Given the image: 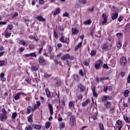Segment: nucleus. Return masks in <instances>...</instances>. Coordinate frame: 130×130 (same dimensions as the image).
Returning a JSON list of instances; mask_svg holds the SVG:
<instances>
[{
    "label": "nucleus",
    "instance_id": "obj_36",
    "mask_svg": "<svg viewBox=\"0 0 130 130\" xmlns=\"http://www.w3.org/2000/svg\"><path fill=\"white\" fill-rule=\"evenodd\" d=\"M29 54V57H36V53L35 52L30 53Z\"/></svg>",
    "mask_w": 130,
    "mask_h": 130
},
{
    "label": "nucleus",
    "instance_id": "obj_14",
    "mask_svg": "<svg viewBox=\"0 0 130 130\" xmlns=\"http://www.w3.org/2000/svg\"><path fill=\"white\" fill-rule=\"evenodd\" d=\"M7 116L5 114H0V119L1 121H5L7 119Z\"/></svg>",
    "mask_w": 130,
    "mask_h": 130
},
{
    "label": "nucleus",
    "instance_id": "obj_8",
    "mask_svg": "<svg viewBox=\"0 0 130 130\" xmlns=\"http://www.w3.org/2000/svg\"><path fill=\"white\" fill-rule=\"evenodd\" d=\"M115 126L116 127H119L120 126L122 127L123 125H122V121L120 120H118L116 121V123L115 124Z\"/></svg>",
    "mask_w": 130,
    "mask_h": 130
},
{
    "label": "nucleus",
    "instance_id": "obj_45",
    "mask_svg": "<svg viewBox=\"0 0 130 130\" xmlns=\"http://www.w3.org/2000/svg\"><path fill=\"white\" fill-rule=\"evenodd\" d=\"M92 92H93V95L94 97H97V96H98V95L97 94V93L95 92V88H92Z\"/></svg>",
    "mask_w": 130,
    "mask_h": 130
},
{
    "label": "nucleus",
    "instance_id": "obj_25",
    "mask_svg": "<svg viewBox=\"0 0 130 130\" xmlns=\"http://www.w3.org/2000/svg\"><path fill=\"white\" fill-rule=\"evenodd\" d=\"M64 127V123L62 122H60L59 125V128H60V129H61Z\"/></svg>",
    "mask_w": 130,
    "mask_h": 130
},
{
    "label": "nucleus",
    "instance_id": "obj_41",
    "mask_svg": "<svg viewBox=\"0 0 130 130\" xmlns=\"http://www.w3.org/2000/svg\"><path fill=\"white\" fill-rule=\"evenodd\" d=\"M39 107H38V106L37 105V104H35L34 105V108L31 109V111L32 112H34V111H35V110H36V109H37V108H38Z\"/></svg>",
    "mask_w": 130,
    "mask_h": 130
},
{
    "label": "nucleus",
    "instance_id": "obj_17",
    "mask_svg": "<svg viewBox=\"0 0 130 130\" xmlns=\"http://www.w3.org/2000/svg\"><path fill=\"white\" fill-rule=\"evenodd\" d=\"M32 127H34L35 129H40V128H41V125L33 124L32 125Z\"/></svg>",
    "mask_w": 130,
    "mask_h": 130
},
{
    "label": "nucleus",
    "instance_id": "obj_33",
    "mask_svg": "<svg viewBox=\"0 0 130 130\" xmlns=\"http://www.w3.org/2000/svg\"><path fill=\"white\" fill-rule=\"evenodd\" d=\"M124 120H125L126 122H127V123H130L129 118H128L127 117L124 116Z\"/></svg>",
    "mask_w": 130,
    "mask_h": 130
},
{
    "label": "nucleus",
    "instance_id": "obj_26",
    "mask_svg": "<svg viewBox=\"0 0 130 130\" xmlns=\"http://www.w3.org/2000/svg\"><path fill=\"white\" fill-rule=\"evenodd\" d=\"M74 104H75V102L70 101L69 103V107L70 108H72L73 106H74Z\"/></svg>",
    "mask_w": 130,
    "mask_h": 130
},
{
    "label": "nucleus",
    "instance_id": "obj_31",
    "mask_svg": "<svg viewBox=\"0 0 130 130\" xmlns=\"http://www.w3.org/2000/svg\"><path fill=\"white\" fill-rule=\"evenodd\" d=\"M11 35H12V33L11 32H6L5 33V36L6 38H9V37H11Z\"/></svg>",
    "mask_w": 130,
    "mask_h": 130
},
{
    "label": "nucleus",
    "instance_id": "obj_56",
    "mask_svg": "<svg viewBox=\"0 0 130 130\" xmlns=\"http://www.w3.org/2000/svg\"><path fill=\"white\" fill-rule=\"evenodd\" d=\"M104 90V92H105V93L107 92V90H108V88L107 87H105L103 89Z\"/></svg>",
    "mask_w": 130,
    "mask_h": 130
},
{
    "label": "nucleus",
    "instance_id": "obj_29",
    "mask_svg": "<svg viewBox=\"0 0 130 130\" xmlns=\"http://www.w3.org/2000/svg\"><path fill=\"white\" fill-rule=\"evenodd\" d=\"M60 40L61 42H62L63 43H68V41H65L64 37L63 36H62L61 38L60 39Z\"/></svg>",
    "mask_w": 130,
    "mask_h": 130
},
{
    "label": "nucleus",
    "instance_id": "obj_19",
    "mask_svg": "<svg viewBox=\"0 0 130 130\" xmlns=\"http://www.w3.org/2000/svg\"><path fill=\"white\" fill-rule=\"evenodd\" d=\"M128 94H129V90L126 89L124 91L123 95L124 97H128Z\"/></svg>",
    "mask_w": 130,
    "mask_h": 130
},
{
    "label": "nucleus",
    "instance_id": "obj_59",
    "mask_svg": "<svg viewBox=\"0 0 130 130\" xmlns=\"http://www.w3.org/2000/svg\"><path fill=\"white\" fill-rule=\"evenodd\" d=\"M127 83L128 84L130 83V74L128 75V77H127Z\"/></svg>",
    "mask_w": 130,
    "mask_h": 130
},
{
    "label": "nucleus",
    "instance_id": "obj_42",
    "mask_svg": "<svg viewBox=\"0 0 130 130\" xmlns=\"http://www.w3.org/2000/svg\"><path fill=\"white\" fill-rule=\"evenodd\" d=\"M6 64V61L1 60L0 61V67H3Z\"/></svg>",
    "mask_w": 130,
    "mask_h": 130
},
{
    "label": "nucleus",
    "instance_id": "obj_51",
    "mask_svg": "<svg viewBox=\"0 0 130 130\" xmlns=\"http://www.w3.org/2000/svg\"><path fill=\"white\" fill-rule=\"evenodd\" d=\"M36 104L37 105V106L38 107H39V106H40V105H41V103H40V101H37Z\"/></svg>",
    "mask_w": 130,
    "mask_h": 130
},
{
    "label": "nucleus",
    "instance_id": "obj_61",
    "mask_svg": "<svg viewBox=\"0 0 130 130\" xmlns=\"http://www.w3.org/2000/svg\"><path fill=\"white\" fill-rule=\"evenodd\" d=\"M122 20H123V17L120 16V17H119V19H118L119 22H121Z\"/></svg>",
    "mask_w": 130,
    "mask_h": 130
},
{
    "label": "nucleus",
    "instance_id": "obj_54",
    "mask_svg": "<svg viewBox=\"0 0 130 130\" xmlns=\"http://www.w3.org/2000/svg\"><path fill=\"white\" fill-rule=\"evenodd\" d=\"M44 77H45V78H50V77H51V75H50L49 74H46L44 75Z\"/></svg>",
    "mask_w": 130,
    "mask_h": 130
},
{
    "label": "nucleus",
    "instance_id": "obj_12",
    "mask_svg": "<svg viewBox=\"0 0 130 130\" xmlns=\"http://www.w3.org/2000/svg\"><path fill=\"white\" fill-rule=\"evenodd\" d=\"M89 103L90 100L87 99L82 103V106H83V107H85V106H87Z\"/></svg>",
    "mask_w": 130,
    "mask_h": 130
},
{
    "label": "nucleus",
    "instance_id": "obj_7",
    "mask_svg": "<svg viewBox=\"0 0 130 130\" xmlns=\"http://www.w3.org/2000/svg\"><path fill=\"white\" fill-rule=\"evenodd\" d=\"M48 107L49 108L50 114L51 115H52V114H53V108L52 107V105H51V104H50V103H49L48 104Z\"/></svg>",
    "mask_w": 130,
    "mask_h": 130
},
{
    "label": "nucleus",
    "instance_id": "obj_34",
    "mask_svg": "<svg viewBox=\"0 0 130 130\" xmlns=\"http://www.w3.org/2000/svg\"><path fill=\"white\" fill-rule=\"evenodd\" d=\"M16 117H17V113L14 112L12 114V119H13V120H14V119H15L16 118Z\"/></svg>",
    "mask_w": 130,
    "mask_h": 130
},
{
    "label": "nucleus",
    "instance_id": "obj_55",
    "mask_svg": "<svg viewBox=\"0 0 130 130\" xmlns=\"http://www.w3.org/2000/svg\"><path fill=\"white\" fill-rule=\"evenodd\" d=\"M87 11H89V12H93V11H94V7L87 9Z\"/></svg>",
    "mask_w": 130,
    "mask_h": 130
},
{
    "label": "nucleus",
    "instance_id": "obj_30",
    "mask_svg": "<svg viewBox=\"0 0 130 130\" xmlns=\"http://www.w3.org/2000/svg\"><path fill=\"white\" fill-rule=\"evenodd\" d=\"M45 127L47 129H48V128H49V127H50V122H46Z\"/></svg>",
    "mask_w": 130,
    "mask_h": 130
},
{
    "label": "nucleus",
    "instance_id": "obj_24",
    "mask_svg": "<svg viewBox=\"0 0 130 130\" xmlns=\"http://www.w3.org/2000/svg\"><path fill=\"white\" fill-rule=\"evenodd\" d=\"M91 23H92L91 19H88V20L84 21L83 24H84V25H90V24H91Z\"/></svg>",
    "mask_w": 130,
    "mask_h": 130
},
{
    "label": "nucleus",
    "instance_id": "obj_40",
    "mask_svg": "<svg viewBox=\"0 0 130 130\" xmlns=\"http://www.w3.org/2000/svg\"><path fill=\"white\" fill-rule=\"evenodd\" d=\"M78 2L80 4H82V5L87 4V1L86 0H79Z\"/></svg>",
    "mask_w": 130,
    "mask_h": 130
},
{
    "label": "nucleus",
    "instance_id": "obj_50",
    "mask_svg": "<svg viewBox=\"0 0 130 130\" xmlns=\"http://www.w3.org/2000/svg\"><path fill=\"white\" fill-rule=\"evenodd\" d=\"M53 34L55 38H57V37H58V35L57 34V33H56V31H55V30H54Z\"/></svg>",
    "mask_w": 130,
    "mask_h": 130
},
{
    "label": "nucleus",
    "instance_id": "obj_5",
    "mask_svg": "<svg viewBox=\"0 0 130 130\" xmlns=\"http://www.w3.org/2000/svg\"><path fill=\"white\" fill-rule=\"evenodd\" d=\"M102 64L103 63L101 60H99L96 62H95L94 64V67L95 70H99L101 67H102Z\"/></svg>",
    "mask_w": 130,
    "mask_h": 130
},
{
    "label": "nucleus",
    "instance_id": "obj_15",
    "mask_svg": "<svg viewBox=\"0 0 130 130\" xmlns=\"http://www.w3.org/2000/svg\"><path fill=\"white\" fill-rule=\"evenodd\" d=\"M108 99H109V95H104L101 98V100L103 102H105V101H106V100H108Z\"/></svg>",
    "mask_w": 130,
    "mask_h": 130
},
{
    "label": "nucleus",
    "instance_id": "obj_13",
    "mask_svg": "<svg viewBox=\"0 0 130 130\" xmlns=\"http://www.w3.org/2000/svg\"><path fill=\"white\" fill-rule=\"evenodd\" d=\"M117 17H118V13H112L111 14L112 20H115V19H117Z\"/></svg>",
    "mask_w": 130,
    "mask_h": 130
},
{
    "label": "nucleus",
    "instance_id": "obj_63",
    "mask_svg": "<svg viewBox=\"0 0 130 130\" xmlns=\"http://www.w3.org/2000/svg\"><path fill=\"white\" fill-rule=\"evenodd\" d=\"M77 98L79 100L82 99V98H83V95H82L81 94H79V95H78Z\"/></svg>",
    "mask_w": 130,
    "mask_h": 130
},
{
    "label": "nucleus",
    "instance_id": "obj_22",
    "mask_svg": "<svg viewBox=\"0 0 130 130\" xmlns=\"http://www.w3.org/2000/svg\"><path fill=\"white\" fill-rule=\"evenodd\" d=\"M45 92L48 98H50V96H51V95L50 94V92L49 91V90L46 88Z\"/></svg>",
    "mask_w": 130,
    "mask_h": 130
},
{
    "label": "nucleus",
    "instance_id": "obj_3",
    "mask_svg": "<svg viewBox=\"0 0 130 130\" xmlns=\"http://www.w3.org/2000/svg\"><path fill=\"white\" fill-rule=\"evenodd\" d=\"M69 125L71 127H74L76 125V119L74 116H71L70 118Z\"/></svg>",
    "mask_w": 130,
    "mask_h": 130
},
{
    "label": "nucleus",
    "instance_id": "obj_58",
    "mask_svg": "<svg viewBox=\"0 0 130 130\" xmlns=\"http://www.w3.org/2000/svg\"><path fill=\"white\" fill-rule=\"evenodd\" d=\"M83 64H84V66H86L87 67L89 66V63H88V61L86 60L84 61Z\"/></svg>",
    "mask_w": 130,
    "mask_h": 130
},
{
    "label": "nucleus",
    "instance_id": "obj_27",
    "mask_svg": "<svg viewBox=\"0 0 130 130\" xmlns=\"http://www.w3.org/2000/svg\"><path fill=\"white\" fill-rule=\"evenodd\" d=\"M32 109V108H31V106H29L27 107L26 110H27V113L28 114H30L31 113V110Z\"/></svg>",
    "mask_w": 130,
    "mask_h": 130
},
{
    "label": "nucleus",
    "instance_id": "obj_62",
    "mask_svg": "<svg viewBox=\"0 0 130 130\" xmlns=\"http://www.w3.org/2000/svg\"><path fill=\"white\" fill-rule=\"evenodd\" d=\"M7 22H0V25H7Z\"/></svg>",
    "mask_w": 130,
    "mask_h": 130
},
{
    "label": "nucleus",
    "instance_id": "obj_9",
    "mask_svg": "<svg viewBox=\"0 0 130 130\" xmlns=\"http://www.w3.org/2000/svg\"><path fill=\"white\" fill-rule=\"evenodd\" d=\"M104 80H109V77H102L100 79L99 77H96L95 78V81L96 82H99V81L101 82V81H104Z\"/></svg>",
    "mask_w": 130,
    "mask_h": 130
},
{
    "label": "nucleus",
    "instance_id": "obj_6",
    "mask_svg": "<svg viewBox=\"0 0 130 130\" xmlns=\"http://www.w3.org/2000/svg\"><path fill=\"white\" fill-rule=\"evenodd\" d=\"M21 96H27V94L23 92H19L14 96L15 100H19Z\"/></svg>",
    "mask_w": 130,
    "mask_h": 130
},
{
    "label": "nucleus",
    "instance_id": "obj_23",
    "mask_svg": "<svg viewBox=\"0 0 130 130\" xmlns=\"http://www.w3.org/2000/svg\"><path fill=\"white\" fill-rule=\"evenodd\" d=\"M37 20L38 21H42V22H44L45 21V19L43 18L42 16H38L36 17Z\"/></svg>",
    "mask_w": 130,
    "mask_h": 130
},
{
    "label": "nucleus",
    "instance_id": "obj_20",
    "mask_svg": "<svg viewBox=\"0 0 130 130\" xmlns=\"http://www.w3.org/2000/svg\"><path fill=\"white\" fill-rule=\"evenodd\" d=\"M82 43L83 42H80L76 46H75V51H77V50H78L80 48V47L82 46Z\"/></svg>",
    "mask_w": 130,
    "mask_h": 130
},
{
    "label": "nucleus",
    "instance_id": "obj_2",
    "mask_svg": "<svg viewBox=\"0 0 130 130\" xmlns=\"http://www.w3.org/2000/svg\"><path fill=\"white\" fill-rule=\"evenodd\" d=\"M102 17L103 18L102 25H106L107 24H108V15L105 13H103Z\"/></svg>",
    "mask_w": 130,
    "mask_h": 130
},
{
    "label": "nucleus",
    "instance_id": "obj_47",
    "mask_svg": "<svg viewBox=\"0 0 130 130\" xmlns=\"http://www.w3.org/2000/svg\"><path fill=\"white\" fill-rule=\"evenodd\" d=\"M96 53H97V51L93 50L91 51V52L90 53V55H92V56L95 55V54H96Z\"/></svg>",
    "mask_w": 130,
    "mask_h": 130
},
{
    "label": "nucleus",
    "instance_id": "obj_57",
    "mask_svg": "<svg viewBox=\"0 0 130 130\" xmlns=\"http://www.w3.org/2000/svg\"><path fill=\"white\" fill-rule=\"evenodd\" d=\"M63 17H69V13L68 12H65L63 14Z\"/></svg>",
    "mask_w": 130,
    "mask_h": 130
},
{
    "label": "nucleus",
    "instance_id": "obj_39",
    "mask_svg": "<svg viewBox=\"0 0 130 130\" xmlns=\"http://www.w3.org/2000/svg\"><path fill=\"white\" fill-rule=\"evenodd\" d=\"M100 129V130H104V126L102 123H99Z\"/></svg>",
    "mask_w": 130,
    "mask_h": 130
},
{
    "label": "nucleus",
    "instance_id": "obj_28",
    "mask_svg": "<svg viewBox=\"0 0 130 130\" xmlns=\"http://www.w3.org/2000/svg\"><path fill=\"white\" fill-rule=\"evenodd\" d=\"M32 116H33V114H30L28 117H27V120L28 122H32Z\"/></svg>",
    "mask_w": 130,
    "mask_h": 130
},
{
    "label": "nucleus",
    "instance_id": "obj_1",
    "mask_svg": "<svg viewBox=\"0 0 130 130\" xmlns=\"http://www.w3.org/2000/svg\"><path fill=\"white\" fill-rule=\"evenodd\" d=\"M60 59L62 61H64V60H67V59L73 60V59H74V56H71L69 54H66L61 57Z\"/></svg>",
    "mask_w": 130,
    "mask_h": 130
},
{
    "label": "nucleus",
    "instance_id": "obj_46",
    "mask_svg": "<svg viewBox=\"0 0 130 130\" xmlns=\"http://www.w3.org/2000/svg\"><path fill=\"white\" fill-rule=\"evenodd\" d=\"M117 47H121V46H122V44H121V41H119L117 44Z\"/></svg>",
    "mask_w": 130,
    "mask_h": 130
},
{
    "label": "nucleus",
    "instance_id": "obj_32",
    "mask_svg": "<svg viewBox=\"0 0 130 130\" xmlns=\"http://www.w3.org/2000/svg\"><path fill=\"white\" fill-rule=\"evenodd\" d=\"M105 105L106 107H107V108H109V107H110V106H111V104H110V102H107L105 104Z\"/></svg>",
    "mask_w": 130,
    "mask_h": 130
},
{
    "label": "nucleus",
    "instance_id": "obj_11",
    "mask_svg": "<svg viewBox=\"0 0 130 130\" xmlns=\"http://www.w3.org/2000/svg\"><path fill=\"white\" fill-rule=\"evenodd\" d=\"M60 12V8H57L56 9V10L55 11L52 12V14L53 16H56V15H58V14H59Z\"/></svg>",
    "mask_w": 130,
    "mask_h": 130
},
{
    "label": "nucleus",
    "instance_id": "obj_44",
    "mask_svg": "<svg viewBox=\"0 0 130 130\" xmlns=\"http://www.w3.org/2000/svg\"><path fill=\"white\" fill-rule=\"evenodd\" d=\"M34 48H35V46H34V45H33V44L29 45V49H30V50H32L33 49H34Z\"/></svg>",
    "mask_w": 130,
    "mask_h": 130
},
{
    "label": "nucleus",
    "instance_id": "obj_64",
    "mask_svg": "<svg viewBox=\"0 0 130 130\" xmlns=\"http://www.w3.org/2000/svg\"><path fill=\"white\" fill-rule=\"evenodd\" d=\"M126 29H128V28H130V23H128L125 25Z\"/></svg>",
    "mask_w": 130,
    "mask_h": 130
},
{
    "label": "nucleus",
    "instance_id": "obj_10",
    "mask_svg": "<svg viewBox=\"0 0 130 130\" xmlns=\"http://www.w3.org/2000/svg\"><path fill=\"white\" fill-rule=\"evenodd\" d=\"M19 45H22V46H27V44L24 40H20L19 42Z\"/></svg>",
    "mask_w": 130,
    "mask_h": 130
},
{
    "label": "nucleus",
    "instance_id": "obj_60",
    "mask_svg": "<svg viewBox=\"0 0 130 130\" xmlns=\"http://www.w3.org/2000/svg\"><path fill=\"white\" fill-rule=\"evenodd\" d=\"M107 88H108V90H109V91H112V86H107Z\"/></svg>",
    "mask_w": 130,
    "mask_h": 130
},
{
    "label": "nucleus",
    "instance_id": "obj_38",
    "mask_svg": "<svg viewBox=\"0 0 130 130\" xmlns=\"http://www.w3.org/2000/svg\"><path fill=\"white\" fill-rule=\"evenodd\" d=\"M33 128L31 127V125H28L27 126L25 127V130H32Z\"/></svg>",
    "mask_w": 130,
    "mask_h": 130
},
{
    "label": "nucleus",
    "instance_id": "obj_37",
    "mask_svg": "<svg viewBox=\"0 0 130 130\" xmlns=\"http://www.w3.org/2000/svg\"><path fill=\"white\" fill-rule=\"evenodd\" d=\"M29 38L30 39H32V40H36V41H38V38H36L35 37L33 36H30L29 37Z\"/></svg>",
    "mask_w": 130,
    "mask_h": 130
},
{
    "label": "nucleus",
    "instance_id": "obj_48",
    "mask_svg": "<svg viewBox=\"0 0 130 130\" xmlns=\"http://www.w3.org/2000/svg\"><path fill=\"white\" fill-rule=\"evenodd\" d=\"M13 28V24H10L7 27V29H9V30H12Z\"/></svg>",
    "mask_w": 130,
    "mask_h": 130
},
{
    "label": "nucleus",
    "instance_id": "obj_43",
    "mask_svg": "<svg viewBox=\"0 0 130 130\" xmlns=\"http://www.w3.org/2000/svg\"><path fill=\"white\" fill-rule=\"evenodd\" d=\"M31 69L32 71H36L38 70V68H37L36 66H31Z\"/></svg>",
    "mask_w": 130,
    "mask_h": 130
},
{
    "label": "nucleus",
    "instance_id": "obj_35",
    "mask_svg": "<svg viewBox=\"0 0 130 130\" xmlns=\"http://www.w3.org/2000/svg\"><path fill=\"white\" fill-rule=\"evenodd\" d=\"M61 81L60 80H58L55 84L56 87H58L59 86H61Z\"/></svg>",
    "mask_w": 130,
    "mask_h": 130
},
{
    "label": "nucleus",
    "instance_id": "obj_18",
    "mask_svg": "<svg viewBox=\"0 0 130 130\" xmlns=\"http://www.w3.org/2000/svg\"><path fill=\"white\" fill-rule=\"evenodd\" d=\"M39 62L40 63H42L43 62H45V60H44V58L42 56H40L39 57Z\"/></svg>",
    "mask_w": 130,
    "mask_h": 130
},
{
    "label": "nucleus",
    "instance_id": "obj_53",
    "mask_svg": "<svg viewBox=\"0 0 130 130\" xmlns=\"http://www.w3.org/2000/svg\"><path fill=\"white\" fill-rule=\"evenodd\" d=\"M107 48H108V45H104L102 47V49H107Z\"/></svg>",
    "mask_w": 130,
    "mask_h": 130
},
{
    "label": "nucleus",
    "instance_id": "obj_16",
    "mask_svg": "<svg viewBox=\"0 0 130 130\" xmlns=\"http://www.w3.org/2000/svg\"><path fill=\"white\" fill-rule=\"evenodd\" d=\"M78 87L80 89V92H84L85 91V87L81 84H79Z\"/></svg>",
    "mask_w": 130,
    "mask_h": 130
},
{
    "label": "nucleus",
    "instance_id": "obj_52",
    "mask_svg": "<svg viewBox=\"0 0 130 130\" xmlns=\"http://www.w3.org/2000/svg\"><path fill=\"white\" fill-rule=\"evenodd\" d=\"M126 45H127V43L125 42L123 45V47H122L123 49H125V48L126 47Z\"/></svg>",
    "mask_w": 130,
    "mask_h": 130
},
{
    "label": "nucleus",
    "instance_id": "obj_49",
    "mask_svg": "<svg viewBox=\"0 0 130 130\" xmlns=\"http://www.w3.org/2000/svg\"><path fill=\"white\" fill-rule=\"evenodd\" d=\"M24 50H25V48L21 47L19 49V52H23V51H24Z\"/></svg>",
    "mask_w": 130,
    "mask_h": 130
},
{
    "label": "nucleus",
    "instance_id": "obj_21",
    "mask_svg": "<svg viewBox=\"0 0 130 130\" xmlns=\"http://www.w3.org/2000/svg\"><path fill=\"white\" fill-rule=\"evenodd\" d=\"M72 33L76 35L79 33V30L77 29V28H72Z\"/></svg>",
    "mask_w": 130,
    "mask_h": 130
},
{
    "label": "nucleus",
    "instance_id": "obj_4",
    "mask_svg": "<svg viewBox=\"0 0 130 130\" xmlns=\"http://www.w3.org/2000/svg\"><path fill=\"white\" fill-rule=\"evenodd\" d=\"M120 63L121 67H125V66L127 64V60H126V58H125L124 56L121 57L120 59Z\"/></svg>",
    "mask_w": 130,
    "mask_h": 130
}]
</instances>
